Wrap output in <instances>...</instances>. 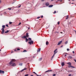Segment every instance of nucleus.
<instances>
[{"mask_svg":"<svg viewBox=\"0 0 76 76\" xmlns=\"http://www.w3.org/2000/svg\"><path fill=\"white\" fill-rule=\"evenodd\" d=\"M15 61V59H12L10 61V62L9 63V66H15L16 64L14 63Z\"/></svg>","mask_w":76,"mask_h":76,"instance_id":"1","label":"nucleus"},{"mask_svg":"<svg viewBox=\"0 0 76 76\" xmlns=\"http://www.w3.org/2000/svg\"><path fill=\"white\" fill-rule=\"evenodd\" d=\"M2 28L1 29V30L2 31L1 34H3L4 33V29L5 28V26L4 25L2 26Z\"/></svg>","mask_w":76,"mask_h":76,"instance_id":"2","label":"nucleus"},{"mask_svg":"<svg viewBox=\"0 0 76 76\" xmlns=\"http://www.w3.org/2000/svg\"><path fill=\"white\" fill-rule=\"evenodd\" d=\"M29 34H28V33H26V36H24L22 37V38H29Z\"/></svg>","mask_w":76,"mask_h":76,"instance_id":"3","label":"nucleus"},{"mask_svg":"<svg viewBox=\"0 0 76 76\" xmlns=\"http://www.w3.org/2000/svg\"><path fill=\"white\" fill-rule=\"evenodd\" d=\"M28 44L31 45V44H34V41L32 40H31V41H29L28 42Z\"/></svg>","mask_w":76,"mask_h":76,"instance_id":"4","label":"nucleus"},{"mask_svg":"<svg viewBox=\"0 0 76 76\" xmlns=\"http://www.w3.org/2000/svg\"><path fill=\"white\" fill-rule=\"evenodd\" d=\"M53 52L54 53V54H56L58 52L57 49H56Z\"/></svg>","mask_w":76,"mask_h":76,"instance_id":"5","label":"nucleus"},{"mask_svg":"<svg viewBox=\"0 0 76 76\" xmlns=\"http://www.w3.org/2000/svg\"><path fill=\"white\" fill-rule=\"evenodd\" d=\"M68 67H72V68H75V67L73 66H72L71 65V66H68Z\"/></svg>","mask_w":76,"mask_h":76,"instance_id":"6","label":"nucleus"},{"mask_svg":"<svg viewBox=\"0 0 76 76\" xmlns=\"http://www.w3.org/2000/svg\"><path fill=\"white\" fill-rule=\"evenodd\" d=\"M4 71H1V70H0V73H3V74H4Z\"/></svg>","mask_w":76,"mask_h":76,"instance_id":"7","label":"nucleus"},{"mask_svg":"<svg viewBox=\"0 0 76 76\" xmlns=\"http://www.w3.org/2000/svg\"><path fill=\"white\" fill-rule=\"evenodd\" d=\"M62 43V41L59 42L58 44V45H60Z\"/></svg>","mask_w":76,"mask_h":76,"instance_id":"8","label":"nucleus"},{"mask_svg":"<svg viewBox=\"0 0 76 76\" xmlns=\"http://www.w3.org/2000/svg\"><path fill=\"white\" fill-rule=\"evenodd\" d=\"M67 64H68L69 65H68V66H71V65H72V64L70 62H68V63H67Z\"/></svg>","mask_w":76,"mask_h":76,"instance_id":"9","label":"nucleus"},{"mask_svg":"<svg viewBox=\"0 0 76 76\" xmlns=\"http://www.w3.org/2000/svg\"><path fill=\"white\" fill-rule=\"evenodd\" d=\"M52 72V70H48V71H46L45 72V73H46V72Z\"/></svg>","mask_w":76,"mask_h":76,"instance_id":"10","label":"nucleus"},{"mask_svg":"<svg viewBox=\"0 0 76 76\" xmlns=\"http://www.w3.org/2000/svg\"><path fill=\"white\" fill-rule=\"evenodd\" d=\"M45 5L46 6H49V5H50V4H49V3H46Z\"/></svg>","mask_w":76,"mask_h":76,"instance_id":"11","label":"nucleus"},{"mask_svg":"<svg viewBox=\"0 0 76 76\" xmlns=\"http://www.w3.org/2000/svg\"><path fill=\"white\" fill-rule=\"evenodd\" d=\"M49 44V42L48 41H46V44L47 45H48V44Z\"/></svg>","mask_w":76,"mask_h":76,"instance_id":"12","label":"nucleus"},{"mask_svg":"<svg viewBox=\"0 0 76 76\" xmlns=\"http://www.w3.org/2000/svg\"><path fill=\"white\" fill-rule=\"evenodd\" d=\"M26 69H27V68H25L24 69H23L21 71V72H23V70H26Z\"/></svg>","mask_w":76,"mask_h":76,"instance_id":"13","label":"nucleus"},{"mask_svg":"<svg viewBox=\"0 0 76 76\" xmlns=\"http://www.w3.org/2000/svg\"><path fill=\"white\" fill-rule=\"evenodd\" d=\"M66 19H68V18H69V15H67L66 17Z\"/></svg>","mask_w":76,"mask_h":76,"instance_id":"14","label":"nucleus"},{"mask_svg":"<svg viewBox=\"0 0 76 76\" xmlns=\"http://www.w3.org/2000/svg\"><path fill=\"white\" fill-rule=\"evenodd\" d=\"M61 65H62V66H64V62H62V63Z\"/></svg>","mask_w":76,"mask_h":76,"instance_id":"15","label":"nucleus"},{"mask_svg":"<svg viewBox=\"0 0 76 76\" xmlns=\"http://www.w3.org/2000/svg\"><path fill=\"white\" fill-rule=\"evenodd\" d=\"M28 41H31V40H32V39H31V38H28Z\"/></svg>","mask_w":76,"mask_h":76,"instance_id":"16","label":"nucleus"},{"mask_svg":"<svg viewBox=\"0 0 76 76\" xmlns=\"http://www.w3.org/2000/svg\"><path fill=\"white\" fill-rule=\"evenodd\" d=\"M26 42H27V41H28V39H27V38H26Z\"/></svg>","mask_w":76,"mask_h":76,"instance_id":"17","label":"nucleus"},{"mask_svg":"<svg viewBox=\"0 0 76 76\" xmlns=\"http://www.w3.org/2000/svg\"><path fill=\"white\" fill-rule=\"evenodd\" d=\"M40 51H41V48H39V50H37V52H40Z\"/></svg>","mask_w":76,"mask_h":76,"instance_id":"18","label":"nucleus"},{"mask_svg":"<svg viewBox=\"0 0 76 76\" xmlns=\"http://www.w3.org/2000/svg\"><path fill=\"white\" fill-rule=\"evenodd\" d=\"M9 32V30H7V31H6L5 32V33H8Z\"/></svg>","mask_w":76,"mask_h":76,"instance_id":"19","label":"nucleus"},{"mask_svg":"<svg viewBox=\"0 0 76 76\" xmlns=\"http://www.w3.org/2000/svg\"><path fill=\"white\" fill-rule=\"evenodd\" d=\"M53 5H50L49 6V7H53Z\"/></svg>","mask_w":76,"mask_h":76,"instance_id":"20","label":"nucleus"},{"mask_svg":"<svg viewBox=\"0 0 76 76\" xmlns=\"http://www.w3.org/2000/svg\"><path fill=\"white\" fill-rule=\"evenodd\" d=\"M16 49H17V51H19V50H20V49L19 48H16Z\"/></svg>","mask_w":76,"mask_h":76,"instance_id":"21","label":"nucleus"},{"mask_svg":"<svg viewBox=\"0 0 76 76\" xmlns=\"http://www.w3.org/2000/svg\"><path fill=\"white\" fill-rule=\"evenodd\" d=\"M21 6V5L20 4H19L18 6V7H20Z\"/></svg>","mask_w":76,"mask_h":76,"instance_id":"22","label":"nucleus"},{"mask_svg":"<svg viewBox=\"0 0 76 76\" xmlns=\"http://www.w3.org/2000/svg\"><path fill=\"white\" fill-rule=\"evenodd\" d=\"M4 15H6V14H7V13L6 12H5L4 13Z\"/></svg>","mask_w":76,"mask_h":76,"instance_id":"23","label":"nucleus"},{"mask_svg":"<svg viewBox=\"0 0 76 76\" xmlns=\"http://www.w3.org/2000/svg\"><path fill=\"white\" fill-rule=\"evenodd\" d=\"M55 55V54H54L53 55L52 57V58H53V57H54Z\"/></svg>","mask_w":76,"mask_h":76,"instance_id":"24","label":"nucleus"},{"mask_svg":"<svg viewBox=\"0 0 76 76\" xmlns=\"http://www.w3.org/2000/svg\"><path fill=\"white\" fill-rule=\"evenodd\" d=\"M23 52H27V51L26 50H24L23 51Z\"/></svg>","mask_w":76,"mask_h":76,"instance_id":"25","label":"nucleus"},{"mask_svg":"<svg viewBox=\"0 0 76 76\" xmlns=\"http://www.w3.org/2000/svg\"><path fill=\"white\" fill-rule=\"evenodd\" d=\"M69 58H72V56H69Z\"/></svg>","mask_w":76,"mask_h":76,"instance_id":"26","label":"nucleus"},{"mask_svg":"<svg viewBox=\"0 0 76 76\" xmlns=\"http://www.w3.org/2000/svg\"><path fill=\"white\" fill-rule=\"evenodd\" d=\"M68 43V41H66L65 42V44H67Z\"/></svg>","mask_w":76,"mask_h":76,"instance_id":"27","label":"nucleus"},{"mask_svg":"<svg viewBox=\"0 0 76 76\" xmlns=\"http://www.w3.org/2000/svg\"><path fill=\"white\" fill-rule=\"evenodd\" d=\"M39 61H41V60H42V58H41L39 59Z\"/></svg>","mask_w":76,"mask_h":76,"instance_id":"28","label":"nucleus"},{"mask_svg":"<svg viewBox=\"0 0 76 76\" xmlns=\"http://www.w3.org/2000/svg\"><path fill=\"white\" fill-rule=\"evenodd\" d=\"M54 14H55V13H56V11H55L54 12H53Z\"/></svg>","mask_w":76,"mask_h":76,"instance_id":"29","label":"nucleus"},{"mask_svg":"<svg viewBox=\"0 0 76 76\" xmlns=\"http://www.w3.org/2000/svg\"><path fill=\"white\" fill-rule=\"evenodd\" d=\"M58 25H59V24H60V21H58Z\"/></svg>","mask_w":76,"mask_h":76,"instance_id":"30","label":"nucleus"},{"mask_svg":"<svg viewBox=\"0 0 76 76\" xmlns=\"http://www.w3.org/2000/svg\"><path fill=\"white\" fill-rule=\"evenodd\" d=\"M29 75L28 74H26L24 76H28Z\"/></svg>","mask_w":76,"mask_h":76,"instance_id":"31","label":"nucleus"},{"mask_svg":"<svg viewBox=\"0 0 76 76\" xmlns=\"http://www.w3.org/2000/svg\"><path fill=\"white\" fill-rule=\"evenodd\" d=\"M19 65H20V66H22V64L20 63L19 64Z\"/></svg>","mask_w":76,"mask_h":76,"instance_id":"32","label":"nucleus"},{"mask_svg":"<svg viewBox=\"0 0 76 76\" xmlns=\"http://www.w3.org/2000/svg\"><path fill=\"white\" fill-rule=\"evenodd\" d=\"M9 23H10V24H12V22H9Z\"/></svg>","mask_w":76,"mask_h":76,"instance_id":"33","label":"nucleus"},{"mask_svg":"<svg viewBox=\"0 0 76 76\" xmlns=\"http://www.w3.org/2000/svg\"><path fill=\"white\" fill-rule=\"evenodd\" d=\"M41 18H43V15L41 16Z\"/></svg>","mask_w":76,"mask_h":76,"instance_id":"34","label":"nucleus"},{"mask_svg":"<svg viewBox=\"0 0 76 76\" xmlns=\"http://www.w3.org/2000/svg\"><path fill=\"white\" fill-rule=\"evenodd\" d=\"M33 73H35V74L36 75H37V73H35V72H33Z\"/></svg>","mask_w":76,"mask_h":76,"instance_id":"35","label":"nucleus"},{"mask_svg":"<svg viewBox=\"0 0 76 76\" xmlns=\"http://www.w3.org/2000/svg\"><path fill=\"white\" fill-rule=\"evenodd\" d=\"M56 74H54L53 75V76H56Z\"/></svg>","mask_w":76,"mask_h":76,"instance_id":"36","label":"nucleus"},{"mask_svg":"<svg viewBox=\"0 0 76 76\" xmlns=\"http://www.w3.org/2000/svg\"><path fill=\"white\" fill-rule=\"evenodd\" d=\"M8 9H9V10H11L12 9L11 8H8Z\"/></svg>","mask_w":76,"mask_h":76,"instance_id":"37","label":"nucleus"},{"mask_svg":"<svg viewBox=\"0 0 76 76\" xmlns=\"http://www.w3.org/2000/svg\"><path fill=\"white\" fill-rule=\"evenodd\" d=\"M16 50L17 49H16H16L14 50V51H16Z\"/></svg>","mask_w":76,"mask_h":76,"instance_id":"38","label":"nucleus"},{"mask_svg":"<svg viewBox=\"0 0 76 76\" xmlns=\"http://www.w3.org/2000/svg\"><path fill=\"white\" fill-rule=\"evenodd\" d=\"M71 75H72L71 74H69V75L68 76H71Z\"/></svg>","mask_w":76,"mask_h":76,"instance_id":"39","label":"nucleus"},{"mask_svg":"<svg viewBox=\"0 0 76 76\" xmlns=\"http://www.w3.org/2000/svg\"><path fill=\"white\" fill-rule=\"evenodd\" d=\"M40 18V17H39L37 18V19H39Z\"/></svg>","mask_w":76,"mask_h":76,"instance_id":"40","label":"nucleus"},{"mask_svg":"<svg viewBox=\"0 0 76 76\" xmlns=\"http://www.w3.org/2000/svg\"><path fill=\"white\" fill-rule=\"evenodd\" d=\"M64 54V57H66V55Z\"/></svg>","mask_w":76,"mask_h":76,"instance_id":"41","label":"nucleus"},{"mask_svg":"<svg viewBox=\"0 0 76 76\" xmlns=\"http://www.w3.org/2000/svg\"><path fill=\"white\" fill-rule=\"evenodd\" d=\"M41 0L42 1H45V0Z\"/></svg>","mask_w":76,"mask_h":76,"instance_id":"42","label":"nucleus"},{"mask_svg":"<svg viewBox=\"0 0 76 76\" xmlns=\"http://www.w3.org/2000/svg\"><path fill=\"white\" fill-rule=\"evenodd\" d=\"M20 24H21V23H20L18 24V25H20Z\"/></svg>","mask_w":76,"mask_h":76,"instance_id":"43","label":"nucleus"},{"mask_svg":"<svg viewBox=\"0 0 76 76\" xmlns=\"http://www.w3.org/2000/svg\"><path fill=\"white\" fill-rule=\"evenodd\" d=\"M14 53V52H13V51H12L11 52V53Z\"/></svg>","mask_w":76,"mask_h":76,"instance_id":"44","label":"nucleus"},{"mask_svg":"<svg viewBox=\"0 0 76 76\" xmlns=\"http://www.w3.org/2000/svg\"><path fill=\"white\" fill-rule=\"evenodd\" d=\"M67 51H69V49H67Z\"/></svg>","mask_w":76,"mask_h":76,"instance_id":"45","label":"nucleus"},{"mask_svg":"<svg viewBox=\"0 0 76 76\" xmlns=\"http://www.w3.org/2000/svg\"><path fill=\"white\" fill-rule=\"evenodd\" d=\"M6 26H7V27H9V26H8V25H6Z\"/></svg>","mask_w":76,"mask_h":76,"instance_id":"46","label":"nucleus"},{"mask_svg":"<svg viewBox=\"0 0 76 76\" xmlns=\"http://www.w3.org/2000/svg\"><path fill=\"white\" fill-rule=\"evenodd\" d=\"M72 53H73L74 54H75V51H72Z\"/></svg>","mask_w":76,"mask_h":76,"instance_id":"47","label":"nucleus"},{"mask_svg":"<svg viewBox=\"0 0 76 76\" xmlns=\"http://www.w3.org/2000/svg\"><path fill=\"white\" fill-rule=\"evenodd\" d=\"M36 75H37V76H41V75H37V74Z\"/></svg>","mask_w":76,"mask_h":76,"instance_id":"48","label":"nucleus"},{"mask_svg":"<svg viewBox=\"0 0 76 76\" xmlns=\"http://www.w3.org/2000/svg\"><path fill=\"white\" fill-rule=\"evenodd\" d=\"M1 3V1L0 0V4Z\"/></svg>","mask_w":76,"mask_h":76,"instance_id":"49","label":"nucleus"},{"mask_svg":"<svg viewBox=\"0 0 76 76\" xmlns=\"http://www.w3.org/2000/svg\"><path fill=\"white\" fill-rule=\"evenodd\" d=\"M16 0H13V1H15Z\"/></svg>","mask_w":76,"mask_h":76,"instance_id":"50","label":"nucleus"},{"mask_svg":"<svg viewBox=\"0 0 76 76\" xmlns=\"http://www.w3.org/2000/svg\"><path fill=\"white\" fill-rule=\"evenodd\" d=\"M60 33H61V34H63V32H61Z\"/></svg>","mask_w":76,"mask_h":76,"instance_id":"51","label":"nucleus"},{"mask_svg":"<svg viewBox=\"0 0 76 76\" xmlns=\"http://www.w3.org/2000/svg\"><path fill=\"white\" fill-rule=\"evenodd\" d=\"M61 47H63V46L62 45L61 46Z\"/></svg>","mask_w":76,"mask_h":76,"instance_id":"52","label":"nucleus"},{"mask_svg":"<svg viewBox=\"0 0 76 76\" xmlns=\"http://www.w3.org/2000/svg\"><path fill=\"white\" fill-rule=\"evenodd\" d=\"M58 0V1H60V0Z\"/></svg>","mask_w":76,"mask_h":76,"instance_id":"53","label":"nucleus"},{"mask_svg":"<svg viewBox=\"0 0 76 76\" xmlns=\"http://www.w3.org/2000/svg\"><path fill=\"white\" fill-rule=\"evenodd\" d=\"M31 76H34L33 75H31Z\"/></svg>","mask_w":76,"mask_h":76,"instance_id":"54","label":"nucleus"},{"mask_svg":"<svg viewBox=\"0 0 76 76\" xmlns=\"http://www.w3.org/2000/svg\"><path fill=\"white\" fill-rule=\"evenodd\" d=\"M53 0H51V1H53Z\"/></svg>","mask_w":76,"mask_h":76,"instance_id":"55","label":"nucleus"},{"mask_svg":"<svg viewBox=\"0 0 76 76\" xmlns=\"http://www.w3.org/2000/svg\"><path fill=\"white\" fill-rule=\"evenodd\" d=\"M72 1H74V0H72Z\"/></svg>","mask_w":76,"mask_h":76,"instance_id":"56","label":"nucleus"},{"mask_svg":"<svg viewBox=\"0 0 76 76\" xmlns=\"http://www.w3.org/2000/svg\"><path fill=\"white\" fill-rule=\"evenodd\" d=\"M2 14H1V16H2Z\"/></svg>","mask_w":76,"mask_h":76,"instance_id":"57","label":"nucleus"},{"mask_svg":"<svg viewBox=\"0 0 76 76\" xmlns=\"http://www.w3.org/2000/svg\"><path fill=\"white\" fill-rule=\"evenodd\" d=\"M0 51H1V50H0Z\"/></svg>","mask_w":76,"mask_h":76,"instance_id":"58","label":"nucleus"},{"mask_svg":"<svg viewBox=\"0 0 76 76\" xmlns=\"http://www.w3.org/2000/svg\"><path fill=\"white\" fill-rule=\"evenodd\" d=\"M72 4H74V3H72Z\"/></svg>","mask_w":76,"mask_h":76,"instance_id":"59","label":"nucleus"},{"mask_svg":"<svg viewBox=\"0 0 76 76\" xmlns=\"http://www.w3.org/2000/svg\"><path fill=\"white\" fill-rule=\"evenodd\" d=\"M69 0V1H70V0Z\"/></svg>","mask_w":76,"mask_h":76,"instance_id":"60","label":"nucleus"}]
</instances>
